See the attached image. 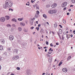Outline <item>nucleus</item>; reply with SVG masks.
<instances>
[{
    "label": "nucleus",
    "mask_w": 75,
    "mask_h": 75,
    "mask_svg": "<svg viewBox=\"0 0 75 75\" xmlns=\"http://www.w3.org/2000/svg\"><path fill=\"white\" fill-rule=\"evenodd\" d=\"M6 3L8 8L11 7H12V6H13V3L12 1H6Z\"/></svg>",
    "instance_id": "f257e3e1"
},
{
    "label": "nucleus",
    "mask_w": 75,
    "mask_h": 75,
    "mask_svg": "<svg viewBox=\"0 0 75 75\" xmlns=\"http://www.w3.org/2000/svg\"><path fill=\"white\" fill-rule=\"evenodd\" d=\"M48 13H50V14H52L54 13H57V10L56 9H54V10H51L49 11H48Z\"/></svg>",
    "instance_id": "f03ea898"
},
{
    "label": "nucleus",
    "mask_w": 75,
    "mask_h": 75,
    "mask_svg": "<svg viewBox=\"0 0 75 75\" xmlns=\"http://www.w3.org/2000/svg\"><path fill=\"white\" fill-rule=\"evenodd\" d=\"M13 59L17 60L19 59V56L18 55L15 56L13 57Z\"/></svg>",
    "instance_id": "7ed1b4c3"
},
{
    "label": "nucleus",
    "mask_w": 75,
    "mask_h": 75,
    "mask_svg": "<svg viewBox=\"0 0 75 75\" xmlns=\"http://www.w3.org/2000/svg\"><path fill=\"white\" fill-rule=\"evenodd\" d=\"M2 7L4 8H5V9H6V8H8V6H7V5L6 4V2H5V4H4L3 5Z\"/></svg>",
    "instance_id": "20e7f679"
},
{
    "label": "nucleus",
    "mask_w": 75,
    "mask_h": 75,
    "mask_svg": "<svg viewBox=\"0 0 75 75\" xmlns=\"http://www.w3.org/2000/svg\"><path fill=\"white\" fill-rule=\"evenodd\" d=\"M67 5V3L66 2H63L62 5V7H65V6H66Z\"/></svg>",
    "instance_id": "39448f33"
},
{
    "label": "nucleus",
    "mask_w": 75,
    "mask_h": 75,
    "mask_svg": "<svg viewBox=\"0 0 75 75\" xmlns=\"http://www.w3.org/2000/svg\"><path fill=\"white\" fill-rule=\"evenodd\" d=\"M5 18L4 17H2L0 18V20L1 22L2 23H3V22H4L5 21Z\"/></svg>",
    "instance_id": "423d86ee"
},
{
    "label": "nucleus",
    "mask_w": 75,
    "mask_h": 75,
    "mask_svg": "<svg viewBox=\"0 0 75 75\" xmlns=\"http://www.w3.org/2000/svg\"><path fill=\"white\" fill-rule=\"evenodd\" d=\"M33 21H34V20H33V19L30 20L29 23L30 24V25H33Z\"/></svg>",
    "instance_id": "0eeeda50"
},
{
    "label": "nucleus",
    "mask_w": 75,
    "mask_h": 75,
    "mask_svg": "<svg viewBox=\"0 0 75 75\" xmlns=\"http://www.w3.org/2000/svg\"><path fill=\"white\" fill-rule=\"evenodd\" d=\"M18 49H15L13 50V52L14 53H15L16 54H17V53L18 52Z\"/></svg>",
    "instance_id": "6e6552de"
},
{
    "label": "nucleus",
    "mask_w": 75,
    "mask_h": 75,
    "mask_svg": "<svg viewBox=\"0 0 75 75\" xmlns=\"http://www.w3.org/2000/svg\"><path fill=\"white\" fill-rule=\"evenodd\" d=\"M5 42L4 40L3 39H1L0 40V42L1 44H4Z\"/></svg>",
    "instance_id": "1a4fd4ad"
},
{
    "label": "nucleus",
    "mask_w": 75,
    "mask_h": 75,
    "mask_svg": "<svg viewBox=\"0 0 75 75\" xmlns=\"http://www.w3.org/2000/svg\"><path fill=\"white\" fill-rule=\"evenodd\" d=\"M9 38L10 40L11 41L14 39V37L12 35H11L9 37Z\"/></svg>",
    "instance_id": "9d476101"
},
{
    "label": "nucleus",
    "mask_w": 75,
    "mask_h": 75,
    "mask_svg": "<svg viewBox=\"0 0 75 75\" xmlns=\"http://www.w3.org/2000/svg\"><path fill=\"white\" fill-rule=\"evenodd\" d=\"M57 5V4H52V8H54V7H56Z\"/></svg>",
    "instance_id": "9b49d317"
},
{
    "label": "nucleus",
    "mask_w": 75,
    "mask_h": 75,
    "mask_svg": "<svg viewBox=\"0 0 75 75\" xmlns=\"http://www.w3.org/2000/svg\"><path fill=\"white\" fill-rule=\"evenodd\" d=\"M62 70L64 72H67V69L66 68L63 69Z\"/></svg>",
    "instance_id": "f8f14e48"
},
{
    "label": "nucleus",
    "mask_w": 75,
    "mask_h": 75,
    "mask_svg": "<svg viewBox=\"0 0 75 75\" xmlns=\"http://www.w3.org/2000/svg\"><path fill=\"white\" fill-rule=\"evenodd\" d=\"M5 17L7 20H8L10 19V16H5Z\"/></svg>",
    "instance_id": "ddd939ff"
},
{
    "label": "nucleus",
    "mask_w": 75,
    "mask_h": 75,
    "mask_svg": "<svg viewBox=\"0 0 75 75\" xmlns=\"http://www.w3.org/2000/svg\"><path fill=\"white\" fill-rule=\"evenodd\" d=\"M20 25H22V26H24L25 25V23L22 22L20 23Z\"/></svg>",
    "instance_id": "4468645a"
},
{
    "label": "nucleus",
    "mask_w": 75,
    "mask_h": 75,
    "mask_svg": "<svg viewBox=\"0 0 75 75\" xmlns=\"http://www.w3.org/2000/svg\"><path fill=\"white\" fill-rule=\"evenodd\" d=\"M52 62V58L49 57V62Z\"/></svg>",
    "instance_id": "2eb2a0df"
},
{
    "label": "nucleus",
    "mask_w": 75,
    "mask_h": 75,
    "mask_svg": "<svg viewBox=\"0 0 75 75\" xmlns=\"http://www.w3.org/2000/svg\"><path fill=\"white\" fill-rule=\"evenodd\" d=\"M22 30V28H20V27L18 28V30L19 31H21Z\"/></svg>",
    "instance_id": "dca6fc26"
},
{
    "label": "nucleus",
    "mask_w": 75,
    "mask_h": 75,
    "mask_svg": "<svg viewBox=\"0 0 75 75\" xmlns=\"http://www.w3.org/2000/svg\"><path fill=\"white\" fill-rule=\"evenodd\" d=\"M3 47L2 46L0 45V50H3Z\"/></svg>",
    "instance_id": "f3484780"
},
{
    "label": "nucleus",
    "mask_w": 75,
    "mask_h": 75,
    "mask_svg": "<svg viewBox=\"0 0 75 75\" xmlns=\"http://www.w3.org/2000/svg\"><path fill=\"white\" fill-rule=\"evenodd\" d=\"M11 21H15V22H17V21L16 20V19L13 18L11 20Z\"/></svg>",
    "instance_id": "a211bd4d"
},
{
    "label": "nucleus",
    "mask_w": 75,
    "mask_h": 75,
    "mask_svg": "<svg viewBox=\"0 0 75 75\" xmlns=\"http://www.w3.org/2000/svg\"><path fill=\"white\" fill-rule=\"evenodd\" d=\"M71 56H69L67 58V61H69V59H71Z\"/></svg>",
    "instance_id": "6ab92c4d"
},
{
    "label": "nucleus",
    "mask_w": 75,
    "mask_h": 75,
    "mask_svg": "<svg viewBox=\"0 0 75 75\" xmlns=\"http://www.w3.org/2000/svg\"><path fill=\"white\" fill-rule=\"evenodd\" d=\"M54 28H57V23H55L54 24Z\"/></svg>",
    "instance_id": "aec40b11"
},
{
    "label": "nucleus",
    "mask_w": 75,
    "mask_h": 75,
    "mask_svg": "<svg viewBox=\"0 0 75 75\" xmlns=\"http://www.w3.org/2000/svg\"><path fill=\"white\" fill-rule=\"evenodd\" d=\"M23 20V18H18V20L19 21H22Z\"/></svg>",
    "instance_id": "412c9836"
},
{
    "label": "nucleus",
    "mask_w": 75,
    "mask_h": 75,
    "mask_svg": "<svg viewBox=\"0 0 75 75\" xmlns=\"http://www.w3.org/2000/svg\"><path fill=\"white\" fill-rule=\"evenodd\" d=\"M40 32L41 33H44V30H43V29H41Z\"/></svg>",
    "instance_id": "4be33fe9"
},
{
    "label": "nucleus",
    "mask_w": 75,
    "mask_h": 75,
    "mask_svg": "<svg viewBox=\"0 0 75 75\" xmlns=\"http://www.w3.org/2000/svg\"><path fill=\"white\" fill-rule=\"evenodd\" d=\"M36 14H37V15H38L40 14V12L38 11H36Z\"/></svg>",
    "instance_id": "5701e85b"
},
{
    "label": "nucleus",
    "mask_w": 75,
    "mask_h": 75,
    "mask_svg": "<svg viewBox=\"0 0 75 75\" xmlns=\"http://www.w3.org/2000/svg\"><path fill=\"white\" fill-rule=\"evenodd\" d=\"M43 17H45V18H47V16H46L45 14L43 15Z\"/></svg>",
    "instance_id": "b1692460"
},
{
    "label": "nucleus",
    "mask_w": 75,
    "mask_h": 75,
    "mask_svg": "<svg viewBox=\"0 0 75 75\" xmlns=\"http://www.w3.org/2000/svg\"><path fill=\"white\" fill-rule=\"evenodd\" d=\"M38 15H37V14H36L35 15V17H36V18H37V17H38Z\"/></svg>",
    "instance_id": "393cba45"
},
{
    "label": "nucleus",
    "mask_w": 75,
    "mask_h": 75,
    "mask_svg": "<svg viewBox=\"0 0 75 75\" xmlns=\"http://www.w3.org/2000/svg\"><path fill=\"white\" fill-rule=\"evenodd\" d=\"M63 22L64 24H66V21L65 20H63Z\"/></svg>",
    "instance_id": "a878e982"
},
{
    "label": "nucleus",
    "mask_w": 75,
    "mask_h": 75,
    "mask_svg": "<svg viewBox=\"0 0 75 75\" xmlns=\"http://www.w3.org/2000/svg\"><path fill=\"white\" fill-rule=\"evenodd\" d=\"M3 57H0V61L3 60Z\"/></svg>",
    "instance_id": "bb28decb"
},
{
    "label": "nucleus",
    "mask_w": 75,
    "mask_h": 75,
    "mask_svg": "<svg viewBox=\"0 0 75 75\" xmlns=\"http://www.w3.org/2000/svg\"><path fill=\"white\" fill-rule=\"evenodd\" d=\"M39 28H40L39 27H36V30H37V31L39 30Z\"/></svg>",
    "instance_id": "cd10ccee"
},
{
    "label": "nucleus",
    "mask_w": 75,
    "mask_h": 75,
    "mask_svg": "<svg viewBox=\"0 0 75 75\" xmlns=\"http://www.w3.org/2000/svg\"><path fill=\"white\" fill-rule=\"evenodd\" d=\"M71 2H72L73 3H75V0H71Z\"/></svg>",
    "instance_id": "c85d7f7f"
},
{
    "label": "nucleus",
    "mask_w": 75,
    "mask_h": 75,
    "mask_svg": "<svg viewBox=\"0 0 75 75\" xmlns=\"http://www.w3.org/2000/svg\"><path fill=\"white\" fill-rule=\"evenodd\" d=\"M6 26L7 27H11V25H10V24H8L6 25Z\"/></svg>",
    "instance_id": "c756f323"
},
{
    "label": "nucleus",
    "mask_w": 75,
    "mask_h": 75,
    "mask_svg": "<svg viewBox=\"0 0 75 75\" xmlns=\"http://www.w3.org/2000/svg\"><path fill=\"white\" fill-rule=\"evenodd\" d=\"M11 48H8V51H11Z\"/></svg>",
    "instance_id": "7c9ffc66"
},
{
    "label": "nucleus",
    "mask_w": 75,
    "mask_h": 75,
    "mask_svg": "<svg viewBox=\"0 0 75 75\" xmlns=\"http://www.w3.org/2000/svg\"><path fill=\"white\" fill-rule=\"evenodd\" d=\"M59 33L60 34H61V33H62V30H59Z\"/></svg>",
    "instance_id": "2f4dec72"
},
{
    "label": "nucleus",
    "mask_w": 75,
    "mask_h": 75,
    "mask_svg": "<svg viewBox=\"0 0 75 75\" xmlns=\"http://www.w3.org/2000/svg\"><path fill=\"white\" fill-rule=\"evenodd\" d=\"M58 35L59 36V38H60V39H61V35H60V34H59V33H58Z\"/></svg>",
    "instance_id": "473e14b6"
},
{
    "label": "nucleus",
    "mask_w": 75,
    "mask_h": 75,
    "mask_svg": "<svg viewBox=\"0 0 75 75\" xmlns=\"http://www.w3.org/2000/svg\"><path fill=\"white\" fill-rule=\"evenodd\" d=\"M9 11H10V10H11V11H13V9L11 8H10L9 9Z\"/></svg>",
    "instance_id": "72a5a7b5"
},
{
    "label": "nucleus",
    "mask_w": 75,
    "mask_h": 75,
    "mask_svg": "<svg viewBox=\"0 0 75 75\" xmlns=\"http://www.w3.org/2000/svg\"><path fill=\"white\" fill-rule=\"evenodd\" d=\"M25 33H27V32H28V30L27 29H25Z\"/></svg>",
    "instance_id": "f704fd0d"
},
{
    "label": "nucleus",
    "mask_w": 75,
    "mask_h": 75,
    "mask_svg": "<svg viewBox=\"0 0 75 75\" xmlns=\"http://www.w3.org/2000/svg\"><path fill=\"white\" fill-rule=\"evenodd\" d=\"M46 56H47V57H50V55L48 54H46Z\"/></svg>",
    "instance_id": "c9c22d12"
},
{
    "label": "nucleus",
    "mask_w": 75,
    "mask_h": 75,
    "mask_svg": "<svg viewBox=\"0 0 75 75\" xmlns=\"http://www.w3.org/2000/svg\"><path fill=\"white\" fill-rule=\"evenodd\" d=\"M12 26L15 27H16V25H14V24H13L12 25Z\"/></svg>",
    "instance_id": "e433bc0d"
},
{
    "label": "nucleus",
    "mask_w": 75,
    "mask_h": 75,
    "mask_svg": "<svg viewBox=\"0 0 75 75\" xmlns=\"http://www.w3.org/2000/svg\"><path fill=\"white\" fill-rule=\"evenodd\" d=\"M16 69L18 70H20V68L19 67H17Z\"/></svg>",
    "instance_id": "4c0bfd02"
},
{
    "label": "nucleus",
    "mask_w": 75,
    "mask_h": 75,
    "mask_svg": "<svg viewBox=\"0 0 75 75\" xmlns=\"http://www.w3.org/2000/svg\"><path fill=\"white\" fill-rule=\"evenodd\" d=\"M34 28V27L33 26L32 27H30V29L31 30H33V28Z\"/></svg>",
    "instance_id": "58836bf2"
},
{
    "label": "nucleus",
    "mask_w": 75,
    "mask_h": 75,
    "mask_svg": "<svg viewBox=\"0 0 75 75\" xmlns=\"http://www.w3.org/2000/svg\"><path fill=\"white\" fill-rule=\"evenodd\" d=\"M46 45H48V41H46Z\"/></svg>",
    "instance_id": "ea45409f"
},
{
    "label": "nucleus",
    "mask_w": 75,
    "mask_h": 75,
    "mask_svg": "<svg viewBox=\"0 0 75 75\" xmlns=\"http://www.w3.org/2000/svg\"><path fill=\"white\" fill-rule=\"evenodd\" d=\"M50 46H51V47H53V46L52 43L50 44Z\"/></svg>",
    "instance_id": "a19ab883"
},
{
    "label": "nucleus",
    "mask_w": 75,
    "mask_h": 75,
    "mask_svg": "<svg viewBox=\"0 0 75 75\" xmlns=\"http://www.w3.org/2000/svg\"><path fill=\"white\" fill-rule=\"evenodd\" d=\"M62 64V62H60V63L59 64V66H60V65H61V64Z\"/></svg>",
    "instance_id": "79ce46f5"
},
{
    "label": "nucleus",
    "mask_w": 75,
    "mask_h": 75,
    "mask_svg": "<svg viewBox=\"0 0 75 75\" xmlns=\"http://www.w3.org/2000/svg\"><path fill=\"white\" fill-rule=\"evenodd\" d=\"M52 34H53V35H54V34H55V33H54V32L53 31H52Z\"/></svg>",
    "instance_id": "37998d69"
},
{
    "label": "nucleus",
    "mask_w": 75,
    "mask_h": 75,
    "mask_svg": "<svg viewBox=\"0 0 75 75\" xmlns=\"http://www.w3.org/2000/svg\"><path fill=\"white\" fill-rule=\"evenodd\" d=\"M51 54V52H47V54Z\"/></svg>",
    "instance_id": "c03bdc74"
},
{
    "label": "nucleus",
    "mask_w": 75,
    "mask_h": 75,
    "mask_svg": "<svg viewBox=\"0 0 75 75\" xmlns=\"http://www.w3.org/2000/svg\"><path fill=\"white\" fill-rule=\"evenodd\" d=\"M59 26L60 27V28H62V26L61 25H59Z\"/></svg>",
    "instance_id": "a18cd8bd"
},
{
    "label": "nucleus",
    "mask_w": 75,
    "mask_h": 75,
    "mask_svg": "<svg viewBox=\"0 0 75 75\" xmlns=\"http://www.w3.org/2000/svg\"><path fill=\"white\" fill-rule=\"evenodd\" d=\"M66 9H67V8L65 7L63 9V10H65Z\"/></svg>",
    "instance_id": "49530a36"
},
{
    "label": "nucleus",
    "mask_w": 75,
    "mask_h": 75,
    "mask_svg": "<svg viewBox=\"0 0 75 75\" xmlns=\"http://www.w3.org/2000/svg\"><path fill=\"white\" fill-rule=\"evenodd\" d=\"M38 27H40L41 26V24H39L38 25Z\"/></svg>",
    "instance_id": "de8ad7c7"
},
{
    "label": "nucleus",
    "mask_w": 75,
    "mask_h": 75,
    "mask_svg": "<svg viewBox=\"0 0 75 75\" xmlns=\"http://www.w3.org/2000/svg\"><path fill=\"white\" fill-rule=\"evenodd\" d=\"M36 9H38V10H39V8H38V7H36Z\"/></svg>",
    "instance_id": "09e8293b"
},
{
    "label": "nucleus",
    "mask_w": 75,
    "mask_h": 75,
    "mask_svg": "<svg viewBox=\"0 0 75 75\" xmlns=\"http://www.w3.org/2000/svg\"><path fill=\"white\" fill-rule=\"evenodd\" d=\"M70 36H71V37H73V35H71Z\"/></svg>",
    "instance_id": "8fccbe9b"
},
{
    "label": "nucleus",
    "mask_w": 75,
    "mask_h": 75,
    "mask_svg": "<svg viewBox=\"0 0 75 75\" xmlns=\"http://www.w3.org/2000/svg\"><path fill=\"white\" fill-rule=\"evenodd\" d=\"M69 13H67V15L68 16V15H69Z\"/></svg>",
    "instance_id": "3c124183"
},
{
    "label": "nucleus",
    "mask_w": 75,
    "mask_h": 75,
    "mask_svg": "<svg viewBox=\"0 0 75 75\" xmlns=\"http://www.w3.org/2000/svg\"><path fill=\"white\" fill-rule=\"evenodd\" d=\"M73 33H74V34H75V30H74L73 31Z\"/></svg>",
    "instance_id": "603ef678"
},
{
    "label": "nucleus",
    "mask_w": 75,
    "mask_h": 75,
    "mask_svg": "<svg viewBox=\"0 0 75 75\" xmlns=\"http://www.w3.org/2000/svg\"><path fill=\"white\" fill-rule=\"evenodd\" d=\"M46 24H48V25H49V23H48V22H47Z\"/></svg>",
    "instance_id": "864d4df0"
},
{
    "label": "nucleus",
    "mask_w": 75,
    "mask_h": 75,
    "mask_svg": "<svg viewBox=\"0 0 75 75\" xmlns=\"http://www.w3.org/2000/svg\"><path fill=\"white\" fill-rule=\"evenodd\" d=\"M62 40H64V37H63V36H62Z\"/></svg>",
    "instance_id": "5fc2aeb1"
},
{
    "label": "nucleus",
    "mask_w": 75,
    "mask_h": 75,
    "mask_svg": "<svg viewBox=\"0 0 75 75\" xmlns=\"http://www.w3.org/2000/svg\"><path fill=\"white\" fill-rule=\"evenodd\" d=\"M31 2L32 3H33V0H31Z\"/></svg>",
    "instance_id": "6e6d98bb"
},
{
    "label": "nucleus",
    "mask_w": 75,
    "mask_h": 75,
    "mask_svg": "<svg viewBox=\"0 0 75 75\" xmlns=\"http://www.w3.org/2000/svg\"><path fill=\"white\" fill-rule=\"evenodd\" d=\"M45 52H47V49H45Z\"/></svg>",
    "instance_id": "4d7b16f0"
},
{
    "label": "nucleus",
    "mask_w": 75,
    "mask_h": 75,
    "mask_svg": "<svg viewBox=\"0 0 75 75\" xmlns=\"http://www.w3.org/2000/svg\"><path fill=\"white\" fill-rule=\"evenodd\" d=\"M1 67L0 65V70H1Z\"/></svg>",
    "instance_id": "13d9d810"
},
{
    "label": "nucleus",
    "mask_w": 75,
    "mask_h": 75,
    "mask_svg": "<svg viewBox=\"0 0 75 75\" xmlns=\"http://www.w3.org/2000/svg\"><path fill=\"white\" fill-rule=\"evenodd\" d=\"M51 50H52V48H50L49 50V51H51Z\"/></svg>",
    "instance_id": "bf43d9fd"
},
{
    "label": "nucleus",
    "mask_w": 75,
    "mask_h": 75,
    "mask_svg": "<svg viewBox=\"0 0 75 75\" xmlns=\"http://www.w3.org/2000/svg\"><path fill=\"white\" fill-rule=\"evenodd\" d=\"M56 45H58V43L57 42L56 43Z\"/></svg>",
    "instance_id": "052dcab7"
},
{
    "label": "nucleus",
    "mask_w": 75,
    "mask_h": 75,
    "mask_svg": "<svg viewBox=\"0 0 75 75\" xmlns=\"http://www.w3.org/2000/svg\"><path fill=\"white\" fill-rule=\"evenodd\" d=\"M45 74V73H42V75H44Z\"/></svg>",
    "instance_id": "680f3d73"
},
{
    "label": "nucleus",
    "mask_w": 75,
    "mask_h": 75,
    "mask_svg": "<svg viewBox=\"0 0 75 75\" xmlns=\"http://www.w3.org/2000/svg\"><path fill=\"white\" fill-rule=\"evenodd\" d=\"M11 75H14V74H11Z\"/></svg>",
    "instance_id": "e2e57ef3"
},
{
    "label": "nucleus",
    "mask_w": 75,
    "mask_h": 75,
    "mask_svg": "<svg viewBox=\"0 0 75 75\" xmlns=\"http://www.w3.org/2000/svg\"><path fill=\"white\" fill-rule=\"evenodd\" d=\"M70 7H73V5H71L70 6Z\"/></svg>",
    "instance_id": "0e129e2a"
},
{
    "label": "nucleus",
    "mask_w": 75,
    "mask_h": 75,
    "mask_svg": "<svg viewBox=\"0 0 75 75\" xmlns=\"http://www.w3.org/2000/svg\"><path fill=\"white\" fill-rule=\"evenodd\" d=\"M42 38H44V36L43 35H42Z\"/></svg>",
    "instance_id": "69168bd1"
},
{
    "label": "nucleus",
    "mask_w": 75,
    "mask_h": 75,
    "mask_svg": "<svg viewBox=\"0 0 75 75\" xmlns=\"http://www.w3.org/2000/svg\"><path fill=\"white\" fill-rule=\"evenodd\" d=\"M67 38H68V35H67Z\"/></svg>",
    "instance_id": "338daca9"
},
{
    "label": "nucleus",
    "mask_w": 75,
    "mask_h": 75,
    "mask_svg": "<svg viewBox=\"0 0 75 75\" xmlns=\"http://www.w3.org/2000/svg\"><path fill=\"white\" fill-rule=\"evenodd\" d=\"M36 23L37 24H38V21H36Z\"/></svg>",
    "instance_id": "774afa93"
}]
</instances>
